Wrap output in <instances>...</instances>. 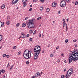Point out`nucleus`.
Segmentation results:
<instances>
[{
  "instance_id": "1a4fd4ad",
  "label": "nucleus",
  "mask_w": 78,
  "mask_h": 78,
  "mask_svg": "<svg viewBox=\"0 0 78 78\" xmlns=\"http://www.w3.org/2000/svg\"><path fill=\"white\" fill-rule=\"evenodd\" d=\"M21 36L22 38H25L26 36L25 35V34H24L23 33H21Z\"/></svg>"
},
{
  "instance_id": "ddd939ff",
  "label": "nucleus",
  "mask_w": 78,
  "mask_h": 78,
  "mask_svg": "<svg viewBox=\"0 0 78 78\" xmlns=\"http://www.w3.org/2000/svg\"><path fill=\"white\" fill-rule=\"evenodd\" d=\"M23 6L24 7H25L26 6H27V3L25 2H23Z\"/></svg>"
},
{
  "instance_id": "bb28decb",
  "label": "nucleus",
  "mask_w": 78,
  "mask_h": 78,
  "mask_svg": "<svg viewBox=\"0 0 78 78\" xmlns=\"http://www.w3.org/2000/svg\"><path fill=\"white\" fill-rule=\"evenodd\" d=\"M17 48V47H16V46H15L13 47V49H16Z\"/></svg>"
},
{
  "instance_id": "dca6fc26",
  "label": "nucleus",
  "mask_w": 78,
  "mask_h": 78,
  "mask_svg": "<svg viewBox=\"0 0 78 78\" xmlns=\"http://www.w3.org/2000/svg\"><path fill=\"white\" fill-rule=\"evenodd\" d=\"M9 23V21H7L6 22V24L7 25H9V23Z\"/></svg>"
},
{
  "instance_id": "e2e57ef3",
  "label": "nucleus",
  "mask_w": 78,
  "mask_h": 78,
  "mask_svg": "<svg viewBox=\"0 0 78 78\" xmlns=\"http://www.w3.org/2000/svg\"><path fill=\"white\" fill-rule=\"evenodd\" d=\"M33 2H37V0H33Z\"/></svg>"
},
{
  "instance_id": "9d476101",
  "label": "nucleus",
  "mask_w": 78,
  "mask_h": 78,
  "mask_svg": "<svg viewBox=\"0 0 78 78\" xmlns=\"http://www.w3.org/2000/svg\"><path fill=\"white\" fill-rule=\"evenodd\" d=\"M3 23H2V22L0 21V28H1V27L4 26V22H3Z\"/></svg>"
},
{
  "instance_id": "c9c22d12",
  "label": "nucleus",
  "mask_w": 78,
  "mask_h": 78,
  "mask_svg": "<svg viewBox=\"0 0 78 78\" xmlns=\"http://www.w3.org/2000/svg\"><path fill=\"white\" fill-rule=\"evenodd\" d=\"M26 64L27 65L29 64V62L28 61L26 62Z\"/></svg>"
},
{
  "instance_id": "6e6552de",
  "label": "nucleus",
  "mask_w": 78,
  "mask_h": 78,
  "mask_svg": "<svg viewBox=\"0 0 78 78\" xmlns=\"http://www.w3.org/2000/svg\"><path fill=\"white\" fill-rule=\"evenodd\" d=\"M56 5H57V4H56L55 2H54L51 5V6L53 8H55L56 6Z\"/></svg>"
},
{
  "instance_id": "3c124183",
  "label": "nucleus",
  "mask_w": 78,
  "mask_h": 78,
  "mask_svg": "<svg viewBox=\"0 0 78 78\" xmlns=\"http://www.w3.org/2000/svg\"><path fill=\"white\" fill-rule=\"evenodd\" d=\"M64 62L65 63H67V62L66 61V60H64Z\"/></svg>"
},
{
  "instance_id": "0e129e2a",
  "label": "nucleus",
  "mask_w": 78,
  "mask_h": 78,
  "mask_svg": "<svg viewBox=\"0 0 78 78\" xmlns=\"http://www.w3.org/2000/svg\"><path fill=\"white\" fill-rule=\"evenodd\" d=\"M11 66L12 67H12H14V65H12Z\"/></svg>"
},
{
  "instance_id": "423d86ee",
  "label": "nucleus",
  "mask_w": 78,
  "mask_h": 78,
  "mask_svg": "<svg viewBox=\"0 0 78 78\" xmlns=\"http://www.w3.org/2000/svg\"><path fill=\"white\" fill-rule=\"evenodd\" d=\"M66 1H62L60 2V6L62 8H64V6H66Z\"/></svg>"
},
{
  "instance_id": "8fccbe9b",
  "label": "nucleus",
  "mask_w": 78,
  "mask_h": 78,
  "mask_svg": "<svg viewBox=\"0 0 78 78\" xmlns=\"http://www.w3.org/2000/svg\"><path fill=\"white\" fill-rule=\"evenodd\" d=\"M66 22H69V18H68L66 19Z\"/></svg>"
},
{
  "instance_id": "0eeeda50",
  "label": "nucleus",
  "mask_w": 78,
  "mask_h": 78,
  "mask_svg": "<svg viewBox=\"0 0 78 78\" xmlns=\"http://www.w3.org/2000/svg\"><path fill=\"white\" fill-rule=\"evenodd\" d=\"M76 52L73 53L72 55H74V56H75L76 58H78V49H77L75 50Z\"/></svg>"
},
{
  "instance_id": "39448f33",
  "label": "nucleus",
  "mask_w": 78,
  "mask_h": 78,
  "mask_svg": "<svg viewBox=\"0 0 78 78\" xmlns=\"http://www.w3.org/2000/svg\"><path fill=\"white\" fill-rule=\"evenodd\" d=\"M73 70L72 69H69L67 72V74H66L65 77L66 78H69L70 76H71V75L73 73Z\"/></svg>"
},
{
  "instance_id": "864d4df0",
  "label": "nucleus",
  "mask_w": 78,
  "mask_h": 78,
  "mask_svg": "<svg viewBox=\"0 0 78 78\" xmlns=\"http://www.w3.org/2000/svg\"><path fill=\"white\" fill-rule=\"evenodd\" d=\"M72 53L71 54V55H72V54H73V53H75V52H74L73 51H72Z\"/></svg>"
},
{
  "instance_id": "6ab92c4d",
  "label": "nucleus",
  "mask_w": 78,
  "mask_h": 78,
  "mask_svg": "<svg viewBox=\"0 0 78 78\" xmlns=\"http://www.w3.org/2000/svg\"><path fill=\"white\" fill-rule=\"evenodd\" d=\"M75 5H78V1H76L75 2Z\"/></svg>"
},
{
  "instance_id": "37998d69",
  "label": "nucleus",
  "mask_w": 78,
  "mask_h": 78,
  "mask_svg": "<svg viewBox=\"0 0 78 78\" xmlns=\"http://www.w3.org/2000/svg\"><path fill=\"white\" fill-rule=\"evenodd\" d=\"M6 56V54H4L3 55V57H5V56Z\"/></svg>"
},
{
  "instance_id": "cd10ccee",
  "label": "nucleus",
  "mask_w": 78,
  "mask_h": 78,
  "mask_svg": "<svg viewBox=\"0 0 78 78\" xmlns=\"http://www.w3.org/2000/svg\"><path fill=\"white\" fill-rule=\"evenodd\" d=\"M30 34H32V33H33V31L32 30H30Z\"/></svg>"
},
{
  "instance_id": "412c9836",
  "label": "nucleus",
  "mask_w": 78,
  "mask_h": 78,
  "mask_svg": "<svg viewBox=\"0 0 78 78\" xmlns=\"http://www.w3.org/2000/svg\"><path fill=\"white\" fill-rule=\"evenodd\" d=\"M3 37L2 36H1V37H0V41H2V39H3Z\"/></svg>"
},
{
  "instance_id": "c756f323",
  "label": "nucleus",
  "mask_w": 78,
  "mask_h": 78,
  "mask_svg": "<svg viewBox=\"0 0 78 78\" xmlns=\"http://www.w3.org/2000/svg\"><path fill=\"white\" fill-rule=\"evenodd\" d=\"M65 76H64V75H62L61 76V77L62 78H64V77H65Z\"/></svg>"
},
{
  "instance_id": "393cba45",
  "label": "nucleus",
  "mask_w": 78,
  "mask_h": 78,
  "mask_svg": "<svg viewBox=\"0 0 78 78\" xmlns=\"http://www.w3.org/2000/svg\"><path fill=\"white\" fill-rule=\"evenodd\" d=\"M19 25H20V24L18 23L16 24V26L17 27H18L19 26Z\"/></svg>"
},
{
  "instance_id": "4c0bfd02",
  "label": "nucleus",
  "mask_w": 78,
  "mask_h": 78,
  "mask_svg": "<svg viewBox=\"0 0 78 78\" xmlns=\"http://www.w3.org/2000/svg\"><path fill=\"white\" fill-rule=\"evenodd\" d=\"M28 19V17H26L25 19V20H27V19Z\"/></svg>"
},
{
  "instance_id": "4468645a",
  "label": "nucleus",
  "mask_w": 78,
  "mask_h": 78,
  "mask_svg": "<svg viewBox=\"0 0 78 78\" xmlns=\"http://www.w3.org/2000/svg\"><path fill=\"white\" fill-rule=\"evenodd\" d=\"M26 26V24L25 23H23L22 24V27H25Z\"/></svg>"
},
{
  "instance_id": "7ed1b4c3",
  "label": "nucleus",
  "mask_w": 78,
  "mask_h": 78,
  "mask_svg": "<svg viewBox=\"0 0 78 78\" xmlns=\"http://www.w3.org/2000/svg\"><path fill=\"white\" fill-rule=\"evenodd\" d=\"M34 20V19H32L31 21V20L30 19L29 20V22L27 25V27L28 28H34V24L33 22V21Z\"/></svg>"
},
{
  "instance_id": "bf43d9fd",
  "label": "nucleus",
  "mask_w": 78,
  "mask_h": 78,
  "mask_svg": "<svg viewBox=\"0 0 78 78\" xmlns=\"http://www.w3.org/2000/svg\"><path fill=\"white\" fill-rule=\"evenodd\" d=\"M66 69H65L64 70V72H66Z\"/></svg>"
},
{
  "instance_id": "680f3d73",
  "label": "nucleus",
  "mask_w": 78,
  "mask_h": 78,
  "mask_svg": "<svg viewBox=\"0 0 78 78\" xmlns=\"http://www.w3.org/2000/svg\"><path fill=\"white\" fill-rule=\"evenodd\" d=\"M75 47H77V44L75 45Z\"/></svg>"
},
{
  "instance_id": "13d9d810",
  "label": "nucleus",
  "mask_w": 78,
  "mask_h": 78,
  "mask_svg": "<svg viewBox=\"0 0 78 78\" xmlns=\"http://www.w3.org/2000/svg\"><path fill=\"white\" fill-rule=\"evenodd\" d=\"M61 56H64V54H61Z\"/></svg>"
},
{
  "instance_id": "ea45409f",
  "label": "nucleus",
  "mask_w": 78,
  "mask_h": 78,
  "mask_svg": "<svg viewBox=\"0 0 78 78\" xmlns=\"http://www.w3.org/2000/svg\"><path fill=\"white\" fill-rule=\"evenodd\" d=\"M40 1L41 2V3H44V0H40Z\"/></svg>"
},
{
  "instance_id": "c03bdc74",
  "label": "nucleus",
  "mask_w": 78,
  "mask_h": 78,
  "mask_svg": "<svg viewBox=\"0 0 78 78\" xmlns=\"http://www.w3.org/2000/svg\"><path fill=\"white\" fill-rule=\"evenodd\" d=\"M73 42H76V41H77V40H74L73 41Z\"/></svg>"
},
{
  "instance_id": "a18cd8bd",
  "label": "nucleus",
  "mask_w": 78,
  "mask_h": 78,
  "mask_svg": "<svg viewBox=\"0 0 78 78\" xmlns=\"http://www.w3.org/2000/svg\"><path fill=\"white\" fill-rule=\"evenodd\" d=\"M7 19H10L9 16H7Z\"/></svg>"
},
{
  "instance_id": "c85d7f7f",
  "label": "nucleus",
  "mask_w": 78,
  "mask_h": 78,
  "mask_svg": "<svg viewBox=\"0 0 78 78\" xmlns=\"http://www.w3.org/2000/svg\"><path fill=\"white\" fill-rule=\"evenodd\" d=\"M27 0H25V1H24V0H23L22 1V2H23V3H26V2H27Z\"/></svg>"
},
{
  "instance_id": "052dcab7",
  "label": "nucleus",
  "mask_w": 78,
  "mask_h": 78,
  "mask_svg": "<svg viewBox=\"0 0 78 78\" xmlns=\"http://www.w3.org/2000/svg\"><path fill=\"white\" fill-rule=\"evenodd\" d=\"M44 51L43 50L42 51V53H44Z\"/></svg>"
},
{
  "instance_id": "f3484780",
  "label": "nucleus",
  "mask_w": 78,
  "mask_h": 78,
  "mask_svg": "<svg viewBox=\"0 0 78 78\" xmlns=\"http://www.w3.org/2000/svg\"><path fill=\"white\" fill-rule=\"evenodd\" d=\"M63 27H66V22H63Z\"/></svg>"
},
{
  "instance_id": "79ce46f5",
  "label": "nucleus",
  "mask_w": 78,
  "mask_h": 78,
  "mask_svg": "<svg viewBox=\"0 0 78 78\" xmlns=\"http://www.w3.org/2000/svg\"><path fill=\"white\" fill-rule=\"evenodd\" d=\"M12 66H11L10 67H9L10 70H11V69H12Z\"/></svg>"
},
{
  "instance_id": "6e6d98bb",
  "label": "nucleus",
  "mask_w": 78,
  "mask_h": 78,
  "mask_svg": "<svg viewBox=\"0 0 78 78\" xmlns=\"http://www.w3.org/2000/svg\"><path fill=\"white\" fill-rule=\"evenodd\" d=\"M73 51V52H74V53H76V51L75 50H74Z\"/></svg>"
},
{
  "instance_id": "9b49d317",
  "label": "nucleus",
  "mask_w": 78,
  "mask_h": 78,
  "mask_svg": "<svg viewBox=\"0 0 78 78\" xmlns=\"http://www.w3.org/2000/svg\"><path fill=\"white\" fill-rule=\"evenodd\" d=\"M18 2V0H16V1H14V0H13L11 3L13 5L14 4H16Z\"/></svg>"
},
{
  "instance_id": "7c9ffc66",
  "label": "nucleus",
  "mask_w": 78,
  "mask_h": 78,
  "mask_svg": "<svg viewBox=\"0 0 78 78\" xmlns=\"http://www.w3.org/2000/svg\"><path fill=\"white\" fill-rule=\"evenodd\" d=\"M63 23L64 22H66V21H65V19H63L62 20Z\"/></svg>"
},
{
  "instance_id": "e433bc0d",
  "label": "nucleus",
  "mask_w": 78,
  "mask_h": 78,
  "mask_svg": "<svg viewBox=\"0 0 78 78\" xmlns=\"http://www.w3.org/2000/svg\"><path fill=\"white\" fill-rule=\"evenodd\" d=\"M36 30H35L33 33L34 34H36Z\"/></svg>"
},
{
  "instance_id": "f257e3e1",
  "label": "nucleus",
  "mask_w": 78,
  "mask_h": 78,
  "mask_svg": "<svg viewBox=\"0 0 78 78\" xmlns=\"http://www.w3.org/2000/svg\"><path fill=\"white\" fill-rule=\"evenodd\" d=\"M41 49L40 46L37 45L35 47L34 50V53L35 54L34 56V60H36L37 59L39 55L41 53Z\"/></svg>"
},
{
  "instance_id": "5fc2aeb1",
  "label": "nucleus",
  "mask_w": 78,
  "mask_h": 78,
  "mask_svg": "<svg viewBox=\"0 0 78 78\" xmlns=\"http://www.w3.org/2000/svg\"><path fill=\"white\" fill-rule=\"evenodd\" d=\"M57 62H60V60L59 59H58V60Z\"/></svg>"
},
{
  "instance_id": "338daca9",
  "label": "nucleus",
  "mask_w": 78,
  "mask_h": 78,
  "mask_svg": "<svg viewBox=\"0 0 78 78\" xmlns=\"http://www.w3.org/2000/svg\"><path fill=\"white\" fill-rule=\"evenodd\" d=\"M35 78V76H32L31 78Z\"/></svg>"
},
{
  "instance_id": "a19ab883",
  "label": "nucleus",
  "mask_w": 78,
  "mask_h": 78,
  "mask_svg": "<svg viewBox=\"0 0 78 78\" xmlns=\"http://www.w3.org/2000/svg\"><path fill=\"white\" fill-rule=\"evenodd\" d=\"M39 37H41V34H39Z\"/></svg>"
},
{
  "instance_id": "4d7b16f0",
  "label": "nucleus",
  "mask_w": 78,
  "mask_h": 78,
  "mask_svg": "<svg viewBox=\"0 0 78 78\" xmlns=\"http://www.w3.org/2000/svg\"><path fill=\"white\" fill-rule=\"evenodd\" d=\"M66 28H68V27H67V25H66Z\"/></svg>"
},
{
  "instance_id": "4be33fe9",
  "label": "nucleus",
  "mask_w": 78,
  "mask_h": 78,
  "mask_svg": "<svg viewBox=\"0 0 78 78\" xmlns=\"http://www.w3.org/2000/svg\"><path fill=\"white\" fill-rule=\"evenodd\" d=\"M40 9L41 11H42V9H43V7H41L40 8Z\"/></svg>"
},
{
  "instance_id": "f704fd0d",
  "label": "nucleus",
  "mask_w": 78,
  "mask_h": 78,
  "mask_svg": "<svg viewBox=\"0 0 78 78\" xmlns=\"http://www.w3.org/2000/svg\"><path fill=\"white\" fill-rule=\"evenodd\" d=\"M32 9V8H30V9H29V11H31L32 10V9Z\"/></svg>"
},
{
  "instance_id": "774afa93",
  "label": "nucleus",
  "mask_w": 78,
  "mask_h": 78,
  "mask_svg": "<svg viewBox=\"0 0 78 78\" xmlns=\"http://www.w3.org/2000/svg\"><path fill=\"white\" fill-rule=\"evenodd\" d=\"M22 37H21V36H20L19 37V39H20V38H21Z\"/></svg>"
},
{
  "instance_id": "a878e982",
  "label": "nucleus",
  "mask_w": 78,
  "mask_h": 78,
  "mask_svg": "<svg viewBox=\"0 0 78 78\" xmlns=\"http://www.w3.org/2000/svg\"><path fill=\"white\" fill-rule=\"evenodd\" d=\"M32 39H33L32 38H30L29 39V41H30V42H31V41H32Z\"/></svg>"
},
{
  "instance_id": "f8f14e48",
  "label": "nucleus",
  "mask_w": 78,
  "mask_h": 78,
  "mask_svg": "<svg viewBox=\"0 0 78 78\" xmlns=\"http://www.w3.org/2000/svg\"><path fill=\"white\" fill-rule=\"evenodd\" d=\"M5 8V5L4 4L2 5L1 6V9H4Z\"/></svg>"
},
{
  "instance_id": "aec40b11",
  "label": "nucleus",
  "mask_w": 78,
  "mask_h": 78,
  "mask_svg": "<svg viewBox=\"0 0 78 78\" xmlns=\"http://www.w3.org/2000/svg\"><path fill=\"white\" fill-rule=\"evenodd\" d=\"M35 77H37V76H38V74H37V73L35 74Z\"/></svg>"
},
{
  "instance_id": "72a5a7b5",
  "label": "nucleus",
  "mask_w": 78,
  "mask_h": 78,
  "mask_svg": "<svg viewBox=\"0 0 78 78\" xmlns=\"http://www.w3.org/2000/svg\"><path fill=\"white\" fill-rule=\"evenodd\" d=\"M26 36H27V37H29V36H30V34H27Z\"/></svg>"
},
{
  "instance_id": "de8ad7c7",
  "label": "nucleus",
  "mask_w": 78,
  "mask_h": 78,
  "mask_svg": "<svg viewBox=\"0 0 78 78\" xmlns=\"http://www.w3.org/2000/svg\"><path fill=\"white\" fill-rule=\"evenodd\" d=\"M20 52L19 51L18 53V56H19V55H20Z\"/></svg>"
},
{
  "instance_id": "20e7f679",
  "label": "nucleus",
  "mask_w": 78,
  "mask_h": 78,
  "mask_svg": "<svg viewBox=\"0 0 78 78\" xmlns=\"http://www.w3.org/2000/svg\"><path fill=\"white\" fill-rule=\"evenodd\" d=\"M78 58L76 57L73 54H71V56H70L69 58V63H70L72 62V61H73L74 62H75L76 61L78 60Z\"/></svg>"
},
{
  "instance_id": "2f4dec72",
  "label": "nucleus",
  "mask_w": 78,
  "mask_h": 78,
  "mask_svg": "<svg viewBox=\"0 0 78 78\" xmlns=\"http://www.w3.org/2000/svg\"><path fill=\"white\" fill-rule=\"evenodd\" d=\"M68 41H69V40H68L66 39L65 40V42L66 43H67L68 42Z\"/></svg>"
},
{
  "instance_id": "a211bd4d",
  "label": "nucleus",
  "mask_w": 78,
  "mask_h": 78,
  "mask_svg": "<svg viewBox=\"0 0 78 78\" xmlns=\"http://www.w3.org/2000/svg\"><path fill=\"white\" fill-rule=\"evenodd\" d=\"M37 74L38 76H41V75H41L40 74V73H39V72H37Z\"/></svg>"
},
{
  "instance_id": "49530a36",
  "label": "nucleus",
  "mask_w": 78,
  "mask_h": 78,
  "mask_svg": "<svg viewBox=\"0 0 78 78\" xmlns=\"http://www.w3.org/2000/svg\"><path fill=\"white\" fill-rule=\"evenodd\" d=\"M59 46H58L56 48V50H58V49H59Z\"/></svg>"
},
{
  "instance_id": "2eb2a0df",
  "label": "nucleus",
  "mask_w": 78,
  "mask_h": 78,
  "mask_svg": "<svg viewBox=\"0 0 78 78\" xmlns=\"http://www.w3.org/2000/svg\"><path fill=\"white\" fill-rule=\"evenodd\" d=\"M46 12H48L50 11V9L48 8L46 9Z\"/></svg>"
},
{
  "instance_id": "5701e85b",
  "label": "nucleus",
  "mask_w": 78,
  "mask_h": 78,
  "mask_svg": "<svg viewBox=\"0 0 78 78\" xmlns=\"http://www.w3.org/2000/svg\"><path fill=\"white\" fill-rule=\"evenodd\" d=\"M42 19V17H38V18H37V20H40V19Z\"/></svg>"
},
{
  "instance_id": "58836bf2",
  "label": "nucleus",
  "mask_w": 78,
  "mask_h": 78,
  "mask_svg": "<svg viewBox=\"0 0 78 78\" xmlns=\"http://www.w3.org/2000/svg\"><path fill=\"white\" fill-rule=\"evenodd\" d=\"M6 57L7 58H8L9 57V55H6Z\"/></svg>"
},
{
  "instance_id": "69168bd1",
  "label": "nucleus",
  "mask_w": 78,
  "mask_h": 78,
  "mask_svg": "<svg viewBox=\"0 0 78 78\" xmlns=\"http://www.w3.org/2000/svg\"><path fill=\"white\" fill-rule=\"evenodd\" d=\"M60 11H59L58 12V14H60Z\"/></svg>"
},
{
  "instance_id": "f03ea898",
  "label": "nucleus",
  "mask_w": 78,
  "mask_h": 78,
  "mask_svg": "<svg viewBox=\"0 0 78 78\" xmlns=\"http://www.w3.org/2000/svg\"><path fill=\"white\" fill-rule=\"evenodd\" d=\"M31 51H29L28 49L26 50L23 53V56L24 58L26 59L30 58H31Z\"/></svg>"
},
{
  "instance_id": "09e8293b",
  "label": "nucleus",
  "mask_w": 78,
  "mask_h": 78,
  "mask_svg": "<svg viewBox=\"0 0 78 78\" xmlns=\"http://www.w3.org/2000/svg\"><path fill=\"white\" fill-rule=\"evenodd\" d=\"M66 1L65 2H67L68 3L69 2H70V0H68L67 1V0H66Z\"/></svg>"
},
{
  "instance_id": "b1692460",
  "label": "nucleus",
  "mask_w": 78,
  "mask_h": 78,
  "mask_svg": "<svg viewBox=\"0 0 78 78\" xmlns=\"http://www.w3.org/2000/svg\"><path fill=\"white\" fill-rule=\"evenodd\" d=\"M1 72H2V73H4L5 72V70H3V69H2L1 70Z\"/></svg>"
},
{
  "instance_id": "473e14b6",
  "label": "nucleus",
  "mask_w": 78,
  "mask_h": 78,
  "mask_svg": "<svg viewBox=\"0 0 78 78\" xmlns=\"http://www.w3.org/2000/svg\"><path fill=\"white\" fill-rule=\"evenodd\" d=\"M53 57V54H51L50 55V57L51 58H52V57Z\"/></svg>"
},
{
  "instance_id": "603ef678",
  "label": "nucleus",
  "mask_w": 78,
  "mask_h": 78,
  "mask_svg": "<svg viewBox=\"0 0 78 78\" xmlns=\"http://www.w3.org/2000/svg\"><path fill=\"white\" fill-rule=\"evenodd\" d=\"M5 78V75H4L3 76V78Z\"/></svg>"
}]
</instances>
